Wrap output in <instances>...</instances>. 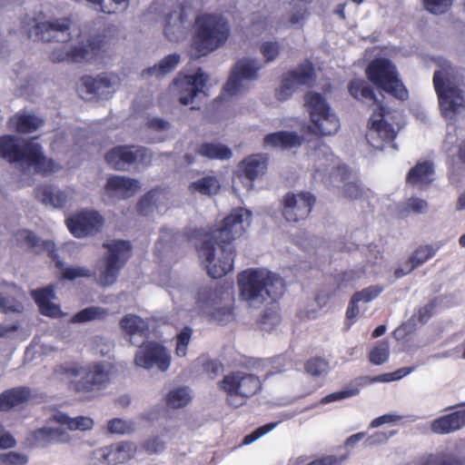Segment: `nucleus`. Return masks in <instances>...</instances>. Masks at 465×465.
<instances>
[{
	"label": "nucleus",
	"mask_w": 465,
	"mask_h": 465,
	"mask_svg": "<svg viewBox=\"0 0 465 465\" xmlns=\"http://www.w3.org/2000/svg\"><path fill=\"white\" fill-rule=\"evenodd\" d=\"M269 158L266 154H251L242 160L237 167V176L251 183L262 178L267 172Z\"/></svg>",
	"instance_id": "obj_21"
},
{
	"label": "nucleus",
	"mask_w": 465,
	"mask_h": 465,
	"mask_svg": "<svg viewBox=\"0 0 465 465\" xmlns=\"http://www.w3.org/2000/svg\"><path fill=\"white\" fill-rule=\"evenodd\" d=\"M276 426V423H267L262 427H259L257 430H255L253 432H252L249 435H246L243 439L244 444H250L253 440L259 439L262 435L266 434L267 432L271 431L274 427Z\"/></svg>",
	"instance_id": "obj_62"
},
{
	"label": "nucleus",
	"mask_w": 465,
	"mask_h": 465,
	"mask_svg": "<svg viewBox=\"0 0 465 465\" xmlns=\"http://www.w3.org/2000/svg\"><path fill=\"white\" fill-rule=\"evenodd\" d=\"M104 36H91L86 41L79 42L69 51L57 53L54 51L51 54V60L56 62L68 63H89L95 60L104 51Z\"/></svg>",
	"instance_id": "obj_11"
},
{
	"label": "nucleus",
	"mask_w": 465,
	"mask_h": 465,
	"mask_svg": "<svg viewBox=\"0 0 465 465\" xmlns=\"http://www.w3.org/2000/svg\"><path fill=\"white\" fill-rule=\"evenodd\" d=\"M191 401L187 388H178L171 391L166 396V404L171 408H183Z\"/></svg>",
	"instance_id": "obj_43"
},
{
	"label": "nucleus",
	"mask_w": 465,
	"mask_h": 465,
	"mask_svg": "<svg viewBox=\"0 0 465 465\" xmlns=\"http://www.w3.org/2000/svg\"><path fill=\"white\" fill-rule=\"evenodd\" d=\"M314 78V68L312 64H299L295 69L283 74L281 86L276 92L277 99L287 100L295 86L309 84Z\"/></svg>",
	"instance_id": "obj_20"
},
{
	"label": "nucleus",
	"mask_w": 465,
	"mask_h": 465,
	"mask_svg": "<svg viewBox=\"0 0 465 465\" xmlns=\"http://www.w3.org/2000/svg\"><path fill=\"white\" fill-rule=\"evenodd\" d=\"M276 426V423H267L262 427H259L257 430H255L253 432H252L249 435H246L243 439L244 444H250L253 440L259 439L262 435L266 434L267 432L271 431L274 427Z\"/></svg>",
	"instance_id": "obj_61"
},
{
	"label": "nucleus",
	"mask_w": 465,
	"mask_h": 465,
	"mask_svg": "<svg viewBox=\"0 0 465 465\" xmlns=\"http://www.w3.org/2000/svg\"><path fill=\"white\" fill-rule=\"evenodd\" d=\"M180 54H171L163 57L158 64L147 68L143 71V74L150 75L155 74L157 76H163L166 74L173 71L178 64L180 63Z\"/></svg>",
	"instance_id": "obj_39"
},
{
	"label": "nucleus",
	"mask_w": 465,
	"mask_h": 465,
	"mask_svg": "<svg viewBox=\"0 0 465 465\" xmlns=\"http://www.w3.org/2000/svg\"><path fill=\"white\" fill-rule=\"evenodd\" d=\"M186 17L183 8L172 12L165 17L164 35L172 42H178L183 35Z\"/></svg>",
	"instance_id": "obj_33"
},
{
	"label": "nucleus",
	"mask_w": 465,
	"mask_h": 465,
	"mask_svg": "<svg viewBox=\"0 0 465 465\" xmlns=\"http://www.w3.org/2000/svg\"><path fill=\"white\" fill-rule=\"evenodd\" d=\"M33 440L37 446L45 447L54 442L65 440L67 434L61 429L41 428L33 432Z\"/></svg>",
	"instance_id": "obj_36"
},
{
	"label": "nucleus",
	"mask_w": 465,
	"mask_h": 465,
	"mask_svg": "<svg viewBox=\"0 0 465 465\" xmlns=\"http://www.w3.org/2000/svg\"><path fill=\"white\" fill-rule=\"evenodd\" d=\"M196 153L210 160H229L232 156V150L225 144L215 143H203L200 144Z\"/></svg>",
	"instance_id": "obj_34"
},
{
	"label": "nucleus",
	"mask_w": 465,
	"mask_h": 465,
	"mask_svg": "<svg viewBox=\"0 0 465 465\" xmlns=\"http://www.w3.org/2000/svg\"><path fill=\"white\" fill-rule=\"evenodd\" d=\"M35 138L22 139L12 134L0 136V156L10 163H25L35 173L49 176L61 169L52 158L45 155L43 147Z\"/></svg>",
	"instance_id": "obj_3"
},
{
	"label": "nucleus",
	"mask_w": 465,
	"mask_h": 465,
	"mask_svg": "<svg viewBox=\"0 0 465 465\" xmlns=\"http://www.w3.org/2000/svg\"><path fill=\"white\" fill-rule=\"evenodd\" d=\"M53 420L67 427L70 430H87L94 426V420L86 416H78L75 418L69 417L66 413L59 411L53 416Z\"/></svg>",
	"instance_id": "obj_35"
},
{
	"label": "nucleus",
	"mask_w": 465,
	"mask_h": 465,
	"mask_svg": "<svg viewBox=\"0 0 465 465\" xmlns=\"http://www.w3.org/2000/svg\"><path fill=\"white\" fill-rule=\"evenodd\" d=\"M156 190H150L145 194H143L137 203V211L142 215H147L154 203V196L156 194Z\"/></svg>",
	"instance_id": "obj_53"
},
{
	"label": "nucleus",
	"mask_w": 465,
	"mask_h": 465,
	"mask_svg": "<svg viewBox=\"0 0 465 465\" xmlns=\"http://www.w3.org/2000/svg\"><path fill=\"white\" fill-rule=\"evenodd\" d=\"M423 465H465V457H460L452 453L430 457Z\"/></svg>",
	"instance_id": "obj_47"
},
{
	"label": "nucleus",
	"mask_w": 465,
	"mask_h": 465,
	"mask_svg": "<svg viewBox=\"0 0 465 465\" xmlns=\"http://www.w3.org/2000/svg\"><path fill=\"white\" fill-rule=\"evenodd\" d=\"M385 114V106L379 104L369 120L365 135L368 143L379 150H382L384 144L392 142L397 135L393 125L384 119Z\"/></svg>",
	"instance_id": "obj_12"
},
{
	"label": "nucleus",
	"mask_w": 465,
	"mask_h": 465,
	"mask_svg": "<svg viewBox=\"0 0 465 465\" xmlns=\"http://www.w3.org/2000/svg\"><path fill=\"white\" fill-rule=\"evenodd\" d=\"M315 202V196L309 192L287 193L282 201V216L290 223L305 220Z\"/></svg>",
	"instance_id": "obj_16"
},
{
	"label": "nucleus",
	"mask_w": 465,
	"mask_h": 465,
	"mask_svg": "<svg viewBox=\"0 0 465 465\" xmlns=\"http://www.w3.org/2000/svg\"><path fill=\"white\" fill-rule=\"evenodd\" d=\"M389 356V343L386 341H381L377 343L369 352V361L374 365H381L388 361Z\"/></svg>",
	"instance_id": "obj_44"
},
{
	"label": "nucleus",
	"mask_w": 465,
	"mask_h": 465,
	"mask_svg": "<svg viewBox=\"0 0 465 465\" xmlns=\"http://www.w3.org/2000/svg\"><path fill=\"white\" fill-rule=\"evenodd\" d=\"M81 82L89 94H99L101 91L111 86L110 79L104 75L97 77L85 75L81 78Z\"/></svg>",
	"instance_id": "obj_41"
},
{
	"label": "nucleus",
	"mask_w": 465,
	"mask_h": 465,
	"mask_svg": "<svg viewBox=\"0 0 465 465\" xmlns=\"http://www.w3.org/2000/svg\"><path fill=\"white\" fill-rule=\"evenodd\" d=\"M231 35L228 20L221 14L203 13L196 16L192 48L195 56H205L225 45Z\"/></svg>",
	"instance_id": "obj_5"
},
{
	"label": "nucleus",
	"mask_w": 465,
	"mask_h": 465,
	"mask_svg": "<svg viewBox=\"0 0 465 465\" xmlns=\"http://www.w3.org/2000/svg\"><path fill=\"white\" fill-rule=\"evenodd\" d=\"M62 274L64 279L73 281L76 278L90 277L91 272L84 267H67L64 269Z\"/></svg>",
	"instance_id": "obj_59"
},
{
	"label": "nucleus",
	"mask_w": 465,
	"mask_h": 465,
	"mask_svg": "<svg viewBox=\"0 0 465 465\" xmlns=\"http://www.w3.org/2000/svg\"><path fill=\"white\" fill-rule=\"evenodd\" d=\"M136 446L133 442H120L103 449V459L108 465H116L134 458Z\"/></svg>",
	"instance_id": "obj_27"
},
{
	"label": "nucleus",
	"mask_w": 465,
	"mask_h": 465,
	"mask_svg": "<svg viewBox=\"0 0 465 465\" xmlns=\"http://www.w3.org/2000/svg\"><path fill=\"white\" fill-rule=\"evenodd\" d=\"M305 104L309 108L311 120L320 135H332L340 129V120L331 112L325 98L319 93L309 92L305 95Z\"/></svg>",
	"instance_id": "obj_10"
},
{
	"label": "nucleus",
	"mask_w": 465,
	"mask_h": 465,
	"mask_svg": "<svg viewBox=\"0 0 465 465\" xmlns=\"http://www.w3.org/2000/svg\"><path fill=\"white\" fill-rule=\"evenodd\" d=\"M304 369L310 375L319 377L327 373L329 362L322 357H313L306 361Z\"/></svg>",
	"instance_id": "obj_46"
},
{
	"label": "nucleus",
	"mask_w": 465,
	"mask_h": 465,
	"mask_svg": "<svg viewBox=\"0 0 465 465\" xmlns=\"http://www.w3.org/2000/svg\"><path fill=\"white\" fill-rule=\"evenodd\" d=\"M433 85L441 114L445 119L456 120L457 115L465 111V91L445 78L441 71L434 73Z\"/></svg>",
	"instance_id": "obj_9"
},
{
	"label": "nucleus",
	"mask_w": 465,
	"mask_h": 465,
	"mask_svg": "<svg viewBox=\"0 0 465 465\" xmlns=\"http://www.w3.org/2000/svg\"><path fill=\"white\" fill-rule=\"evenodd\" d=\"M411 368H401L391 373H384L375 377L361 376L354 381V385L340 391L332 392L320 401L321 404H328L333 401H341L346 398L356 396L360 393V388L374 382H390L400 380L411 371Z\"/></svg>",
	"instance_id": "obj_14"
},
{
	"label": "nucleus",
	"mask_w": 465,
	"mask_h": 465,
	"mask_svg": "<svg viewBox=\"0 0 465 465\" xmlns=\"http://www.w3.org/2000/svg\"><path fill=\"white\" fill-rule=\"evenodd\" d=\"M207 77L203 73L184 75L181 78H175L173 84L180 88L179 101L187 105L193 101V98L201 92L205 85Z\"/></svg>",
	"instance_id": "obj_22"
},
{
	"label": "nucleus",
	"mask_w": 465,
	"mask_h": 465,
	"mask_svg": "<svg viewBox=\"0 0 465 465\" xmlns=\"http://www.w3.org/2000/svg\"><path fill=\"white\" fill-rule=\"evenodd\" d=\"M31 296L35 300L42 314L50 317H56L60 315V307L52 302V300L54 299V290L52 285L33 290L31 292Z\"/></svg>",
	"instance_id": "obj_28"
},
{
	"label": "nucleus",
	"mask_w": 465,
	"mask_h": 465,
	"mask_svg": "<svg viewBox=\"0 0 465 465\" xmlns=\"http://www.w3.org/2000/svg\"><path fill=\"white\" fill-rule=\"evenodd\" d=\"M140 189V183L136 179L111 175L104 185V190L111 197L128 199L134 196Z\"/></svg>",
	"instance_id": "obj_23"
},
{
	"label": "nucleus",
	"mask_w": 465,
	"mask_h": 465,
	"mask_svg": "<svg viewBox=\"0 0 465 465\" xmlns=\"http://www.w3.org/2000/svg\"><path fill=\"white\" fill-rule=\"evenodd\" d=\"M129 6V0H109L108 4L102 6V12L107 15H114L124 12Z\"/></svg>",
	"instance_id": "obj_57"
},
{
	"label": "nucleus",
	"mask_w": 465,
	"mask_h": 465,
	"mask_svg": "<svg viewBox=\"0 0 465 465\" xmlns=\"http://www.w3.org/2000/svg\"><path fill=\"white\" fill-rule=\"evenodd\" d=\"M111 364L104 361H91L85 365L76 361H68L56 365L53 370L54 379L66 381L68 389L84 400L97 397L111 381Z\"/></svg>",
	"instance_id": "obj_2"
},
{
	"label": "nucleus",
	"mask_w": 465,
	"mask_h": 465,
	"mask_svg": "<svg viewBox=\"0 0 465 465\" xmlns=\"http://www.w3.org/2000/svg\"><path fill=\"white\" fill-rule=\"evenodd\" d=\"M345 459L346 457L338 458L334 455H327L314 460L307 465H341Z\"/></svg>",
	"instance_id": "obj_64"
},
{
	"label": "nucleus",
	"mask_w": 465,
	"mask_h": 465,
	"mask_svg": "<svg viewBox=\"0 0 465 465\" xmlns=\"http://www.w3.org/2000/svg\"><path fill=\"white\" fill-rule=\"evenodd\" d=\"M193 330L185 326L176 335L175 353L179 357H184L187 353V347L191 341Z\"/></svg>",
	"instance_id": "obj_48"
},
{
	"label": "nucleus",
	"mask_w": 465,
	"mask_h": 465,
	"mask_svg": "<svg viewBox=\"0 0 465 465\" xmlns=\"http://www.w3.org/2000/svg\"><path fill=\"white\" fill-rule=\"evenodd\" d=\"M233 320V311L229 307L214 309L209 314V321L220 325H224Z\"/></svg>",
	"instance_id": "obj_49"
},
{
	"label": "nucleus",
	"mask_w": 465,
	"mask_h": 465,
	"mask_svg": "<svg viewBox=\"0 0 465 465\" xmlns=\"http://www.w3.org/2000/svg\"><path fill=\"white\" fill-rule=\"evenodd\" d=\"M261 69L255 59H241L239 60L223 86V93L229 95H235L242 91L243 86V80H254L257 77V73Z\"/></svg>",
	"instance_id": "obj_19"
},
{
	"label": "nucleus",
	"mask_w": 465,
	"mask_h": 465,
	"mask_svg": "<svg viewBox=\"0 0 465 465\" xmlns=\"http://www.w3.org/2000/svg\"><path fill=\"white\" fill-rule=\"evenodd\" d=\"M465 426V409L440 416L430 423V430L436 434H450Z\"/></svg>",
	"instance_id": "obj_24"
},
{
	"label": "nucleus",
	"mask_w": 465,
	"mask_h": 465,
	"mask_svg": "<svg viewBox=\"0 0 465 465\" xmlns=\"http://www.w3.org/2000/svg\"><path fill=\"white\" fill-rule=\"evenodd\" d=\"M219 389L226 395L230 406L238 408L262 389L259 376L244 371H234L224 375L218 382Z\"/></svg>",
	"instance_id": "obj_6"
},
{
	"label": "nucleus",
	"mask_w": 465,
	"mask_h": 465,
	"mask_svg": "<svg viewBox=\"0 0 465 465\" xmlns=\"http://www.w3.org/2000/svg\"><path fill=\"white\" fill-rule=\"evenodd\" d=\"M106 311L100 308V307H88L85 309L81 310L77 313H75L72 321L74 322H87L95 319H101L104 318L106 315Z\"/></svg>",
	"instance_id": "obj_45"
},
{
	"label": "nucleus",
	"mask_w": 465,
	"mask_h": 465,
	"mask_svg": "<svg viewBox=\"0 0 465 465\" xmlns=\"http://www.w3.org/2000/svg\"><path fill=\"white\" fill-rule=\"evenodd\" d=\"M121 329L132 338L135 334H145V325L142 318L134 314H127L120 321Z\"/></svg>",
	"instance_id": "obj_40"
},
{
	"label": "nucleus",
	"mask_w": 465,
	"mask_h": 465,
	"mask_svg": "<svg viewBox=\"0 0 465 465\" xmlns=\"http://www.w3.org/2000/svg\"><path fill=\"white\" fill-rule=\"evenodd\" d=\"M368 79L377 87L393 97L405 101L409 92L400 80L396 66L387 58L372 60L366 69Z\"/></svg>",
	"instance_id": "obj_8"
},
{
	"label": "nucleus",
	"mask_w": 465,
	"mask_h": 465,
	"mask_svg": "<svg viewBox=\"0 0 465 465\" xmlns=\"http://www.w3.org/2000/svg\"><path fill=\"white\" fill-rule=\"evenodd\" d=\"M237 282L241 298L249 302L277 301L285 292L283 279L263 269L244 270L238 273Z\"/></svg>",
	"instance_id": "obj_4"
},
{
	"label": "nucleus",
	"mask_w": 465,
	"mask_h": 465,
	"mask_svg": "<svg viewBox=\"0 0 465 465\" xmlns=\"http://www.w3.org/2000/svg\"><path fill=\"white\" fill-rule=\"evenodd\" d=\"M23 305L14 296L0 292V310L5 312H20Z\"/></svg>",
	"instance_id": "obj_51"
},
{
	"label": "nucleus",
	"mask_w": 465,
	"mask_h": 465,
	"mask_svg": "<svg viewBox=\"0 0 465 465\" xmlns=\"http://www.w3.org/2000/svg\"><path fill=\"white\" fill-rule=\"evenodd\" d=\"M363 189L357 181L345 183L342 189V195L351 200L361 198Z\"/></svg>",
	"instance_id": "obj_56"
},
{
	"label": "nucleus",
	"mask_w": 465,
	"mask_h": 465,
	"mask_svg": "<svg viewBox=\"0 0 465 465\" xmlns=\"http://www.w3.org/2000/svg\"><path fill=\"white\" fill-rule=\"evenodd\" d=\"M453 0H423L426 10L434 15L446 13L451 6Z\"/></svg>",
	"instance_id": "obj_50"
},
{
	"label": "nucleus",
	"mask_w": 465,
	"mask_h": 465,
	"mask_svg": "<svg viewBox=\"0 0 465 465\" xmlns=\"http://www.w3.org/2000/svg\"><path fill=\"white\" fill-rule=\"evenodd\" d=\"M383 288L379 285H371L367 288L362 289L361 291L356 292L353 295L357 298L358 302H370L375 298H377Z\"/></svg>",
	"instance_id": "obj_52"
},
{
	"label": "nucleus",
	"mask_w": 465,
	"mask_h": 465,
	"mask_svg": "<svg viewBox=\"0 0 465 465\" xmlns=\"http://www.w3.org/2000/svg\"><path fill=\"white\" fill-rule=\"evenodd\" d=\"M103 246L106 252L100 261L98 283L107 287L116 282L121 270L131 258L132 245L128 241L117 240L104 242Z\"/></svg>",
	"instance_id": "obj_7"
},
{
	"label": "nucleus",
	"mask_w": 465,
	"mask_h": 465,
	"mask_svg": "<svg viewBox=\"0 0 465 465\" xmlns=\"http://www.w3.org/2000/svg\"><path fill=\"white\" fill-rule=\"evenodd\" d=\"M27 462V457L21 453L10 451L0 454V465H25Z\"/></svg>",
	"instance_id": "obj_55"
},
{
	"label": "nucleus",
	"mask_w": 465,
	"mask_h": 465,
	"mask_svg": "<svg viewBox=\"0 0 465 465\" xmlns=\"http://www.w3.org/2000/svg\"><path fill=\"white\" fill-rule=\"evenodd\" d=\"M9 124L16 133L26 134L37 131L44 120L34 114L18 112L10 118Z\"/></svg>",
	"instance_id": "obj_31"
},
{
	"label": "nucleus",
	"mask_w": 465,
	"mask_h": 465,
	"mask_svg": "<svg viewBox=\"0 0 465 465\" xmlns=\"http://www.w3.org/2000/svg\"><path fill=\"white\" fill-rule=\"evenodd\" d=\"M434 164L431 161L418 162L406 175V183L412 186L424 188L434 181Z\"/></svg>",
	"instance_id": "obj_26"
},
{
	"label": "nucleus",
	"mask_w": 465,
	"mask_h": 465,
	"mask_svg": "<svg viewBox=\"0 0 465 465\" xmlns=\"http://www.w3.org/2000/svg\"><path fill=\"white\" fill-rule=\"evenodd\" d=\"M23 233L25 234V242L27 246L31 249H35V252H47L48 256L55 262V266L59 269H62L64 263L59 260L58 253L55 249V244L53 241H42L35 233L31 231H24Z\"/></svg>",
	"instance_id": "obj_30"
},
{
	"label": "nucleus",
	"mask_w": 465,
	"mask_h": 465,
	"mask_svg": "<svg viewBox=\"0 0 465 465\" xmlns=\"http://www.w3.org/2000/svg\"><path fill=\"white\" fill-rule=\"evenodd\" d=\"M220 183L216 176L206 175L203 178L193 182L189 185L192 193H199L203 195L216 194L220 190Z\"/></svg>",
	"instance_id": "obj_38"
},
{
	"label": "nucleus",
	"mask_w": 465,
	"mask_h": 465,
	"mask_svg": "<svg viewBox=\"0 0 465 465\" xmlns=\"http://www.w3.org/2000/svg\"><path fill=\"white\" fill-rule=\"evenodd\" d=\"M252 213L244 208L233 209L213 230L199 248V255L205 259L208 275L219 279L233 270L235 249L233 241L241 238L250 226Z\"/></svg>",
	"instance_id": "obj_1"
},
{
	"label": "nucleus",
	"mask_w": 465,
	"mask_h": 465,
	"mask_svg": "<svg viewBox=\"0 0 465 465\" xmlns=\"http://www.w3.org/2000/svg\"><path fill=\"white\" fill-rule=\"evenodd\" d=\"M302 136L295 132L279 131L268 134L263 138L264 146L291 149L302 145Z\"/></svg>",
	"instance_id": "obj_29"
},
{
	"label": "nucleus",
	"mask_w": 465,
	"mask_h": 465,
	"mask_svg": "<svg viewBox=\"0 0 465 465\" xmlns=\"http://www.w3.org/2000/svg\"><path fill=\"white\" fill-rule=\"evenodd\" d=\"M72 20L69 17L58 18L51 22L35 24L29 31V37L35 41L45 43H66L71 39L70 28Z\"/></svg>",
	"instance_id": "obj_15"
},
{
	"label": "nucleus",
	"mask_w": 465,
	"mask_h": 465,
	"mask_svg": "<svg viewBox=\"0 0 465 465\" xmlns=\"http://www.w3.org/2000/svg\"><path fill=\"white\" fill-rule=\"evenodd\" d=\"M149 149L143 146L119 145L106 153V163L114 170H124L126 165L139 162L149 164L152 161Z\"/></svg>",
	"instance_id": "obj_13"
},
{
	"label": "nucleus",
	"mask_w": 465,
	"mask_h": 465,
	"mask_svg": "<svg viewBox=\"0 0 465 465\" xmlns=\"http://www.w3.org/2000/svg\"><path fill=\"white\" fill-rule=\"evenodd\" d=\"M348 89L350 94L359 101L377 102L373 89L364 80H351L349 84Z\"/></svg>",
	"instance_id": "obj_37"
},
{
	"label": "nucleus",
	"mask_w": 465,
	"mask_h": 465,
	"mask_svg": "<svg viewBox=\"0 0 465 465\" xmlns=\"http://www.w3.org/2000/svg\"><path fill=\"white\" fill-rule=\"evenodd\" d=\"M104 223V217L93 210H82L66 219L70 232L76 238H84L98 233Z\"/></svg>",
	"instance_id": "obj_17"
},
{
	"label": "nucleus",
	"mask_w": 465,
	"mask_h": 465,
	"mask_svg": "<svg viewBox=\"0 0 465 465\" xmlns=\"http://www.w3.org/2000/svg\"><path fill=\"white\" fill-rule=\"evenodd\" d=\"M107 429L111 433L124 434L132 430V425L124 420L115 418L108 421Z\"/></svg>",
	"instance_id": "obj_58"
},
{
	"label": "nucleus",
	"mask_w": 465,
	"mask_h": 465,
	"mask_svg": "<svg viewBox=\"0 0 465 465\" xmlns=\"http://www.w3.org/2000/svg\"><path fill=\"white\" fill-rule=\"evenodd\" d=\"M436 253V250L430 244L421 245L418 247L412 254L410 256L408 262L411 263L409 272H411L415 268L419 267L430 258H432Z\"/></svg>",
	"instance_id": "obj_42"
},
{
	"label": "nucleus",
	"mask_w": 465,
	"mask_h": 465,
	"mask_svg": "<svg viewBox=\"0 0 465 465\" xmlns=\"http://www.w3.org/2000/svg\"><path fill=\"white\" fill-rule=\"evenodd\" d=\"M223 368V364L217 360H208L203 364V370L211 379H214L222 371Z\"/></svg>",
	"instance_id": "obj_63"
},
{
	"label": "nucleus",
	"mask_w": 465,
	"mask_h": 465,
	"mask_svg": "<svg viewBox=\"0 0 465 465\" xmlns=\"http://www.w3.org/2000/svg\"><path fill=\"white\" fill-rule=\"evenodd\" d=\"M435 308L436 303L434 301H431L429 303L425 304L424 306L420 307L416 314L419 322H427L433 315Z\"/></svg>",
	"instance_id": "obj_60"
},
{
	"label": "nucleus",
	"mask_w": 465,
	"mask_h": 465,
	"mask_svg": "<svg viewBox=\"0 0 465 465\" xmlns=\"http://www.w3.org/2000/svg\"><path fill=\"white\" fill-rule=\"evenodd\" d=\"M32 399L33 392L29 387L18 386L5 390L0 393V411H9L16 407H22Z\"/></svg>",
	"instance_id": "obj_25"
},
{
	"label": "nucleus",
	"mask_w": 465,
	"mask_h": 465,
	"mask_svg": "<svg viewBox=\"0 0 465 465\" xmlns=\"http://www.w3.org/2000/svg\"><path fill=\"white\" fill-rule=\"evenodd\" d=\"M134 363L143 369L150 370L156 367L165 371L171 364V356L167 350L158 342L148 341L143 343L135 353Z\"/></svg>",
	"instance_id": "obj_18"
},
{
	"label": "nucleus",
	"mask_w": 465,
	"mask_h": 465,
	"mask_svg": "<svg viewBox=\"0 0 465 465\" xmlns=\"http://www.w3.org/2000/svg\"><path fill=\"white\" fill-rule=\"evenodd\" d=\"M35 198L45 205L62 208L66 204L67 194L64 191L56 190L51 184H41L35 189Z\"/></svg>",
	"instance_id": "obj_32"
},
{
	"label": "nucleus",
	"mask_w": 465,
	"mask_h": 465,
	"mask_svg": "<svg viewBox=\"0 0 465 465\" xmlns=\"http://www.w3.org/2000/svg\"><path fill=\"white\" fill-rule=\"evenodd\" d=\"M260 51L267 63L272 62L280 54V45L277 42L267 41L262 43Z\"/></svg>",
	"instance_id": "obj_54"
}]
</instances>
